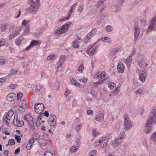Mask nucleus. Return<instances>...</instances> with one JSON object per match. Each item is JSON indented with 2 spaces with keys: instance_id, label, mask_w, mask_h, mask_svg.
<instances>
[{
  "instance_id": "f8f14e48",
  "label": "nucleus",
  "mask_w": 156,
  "mask_h": 156,
  "mask_svg": "<svg viewBox=\"0 0 156 156\" xmlns=\"http://www.w3.org/2000/svg\"><path fill=\"white\" fill-rule=\"evenodd\" d=\"M96 31L97 30L96 29L94 28L92 29L91 31L87 34L84 39V41L85 43L86 44L87 43L91 38L92 35L93 33H95Z\"/></svg>"
},
{
  "instance_id": "052dcab7",
  "label": "nucleus",
  "mask_w": 156,
  "mask_h": 156,
  "mask_svg": "<svg viewBox=\"0 0 156 156\" xmlns=\"http://www.w3.org/2000/svg\"><path fill=\"white\" fill-rule=\"evenodd\" d=\"M7 25H2L1 27V30L2 31H5L7 29Z\"/></svg>"
},
{
  "instance_id": "423d86ee",
  "label": "nucleus",
  "mask_w": 156,
  "mask_h": 156,
  "mask_svg": "<svg viewBox=\"0 0 156 156\" xmlns=\"http://www.w3.org/2000/svg\"><path fill=\"white\" fill-rule=\"evenodd\" d=\"M96 143L99 147L103 148L107 146L108 139L105 137H102L99 139L98 141H96Z\"/></svg>"
},
{
  "instance_id": "5fc2aeb1",
  "label": "nucleus",
  "mask_w": 156,
  "mask_h": 156,
  "mask_svg": "<svg viewBox=\"0 0 156 156\" xmlns=\"http://www.w3.org/2000/svg\"><path fill=\"white\" fill-rule=\"evenodd\" d=\"M30 70V67L29 65H27L25 67V69H24V72L25 73H27Z\"/></svg>"
},
{
  "instance_id": "f257e3e1",
  "label": "nucleus",
  "mask_w": 156,
  "mask_h": 156,
  "mask_svg": "<svg viewBox=\"0 0 156 156\" xmlns=\"http://www.w3.org/2000/svg\"><path fill=\"white\" fill-rule=\"evenodd\" d=\"M156 110L154 109H152L145 125V133L147 134L151 130V125L156 123Z\"/></svg>"
},
{
  "instance_id": "2f4dec72",
  "label": "nucleus",
  "mask_w": 156,
  "mask_h": 156,
  "mask_svg": "<svg viewBox=\"0 0 156 156\" xmlns=\"http://www.w3.org/2000/svg\"><path fill=\"white\" fill-rule=\"evenodd\" d=\"M33 137L32 139H33L34 140H37L40 137V136L39 134L36 133H34V134H33Z\"/></svg>"
},
{
  "instance_id": "412c9836",
  "label": "nucleus",
  "mask_w": 156,
  "mask_h": 156,
  "mask_svg": "<svg viewBox=\"0 0 156 156\" xmlns=\"http://www.w3.org/2000/svg\"><path fill=\"white\" fill-rule=\"evenodd\" d=\"M124 66L123 64L121 62H119L118 63L117 66V70L118 72L120 73H123L124 70Z\"/></svg>"
},
{
  "instance_id": "8fccbe9b",
  "label": "nucleus",
  "mask_w": 156,
  "mask_h": 156,
  "mask_svg": "<svg viewBox=\"0 0 156 156\" xmlns=\"http://www.w3.org/2000/svg\"><path fill=\"white\" fill-rule=\"evenodd\" d=\"M90 93L94 98H96L97 97V94L94 90H91Z\"/></svg>"
},
{
  "instance_id": "b1692460",
  "label": "nucleus",
  "mask_w": 156,
  "mask_h": 156,
  "mask_svg": "<svg viewBox=\"0 0 156 156\" xmlns=\"http://www.w3.org/2000/svg\"><path fill=\"white\" fill-rule=\"evenodd\" d=\"M39 44V43L38 41L37 40H33L31 42L29 46L26 48V49L27 50H28L31 48L33 47L35 45H38Z\"/></svg>"
},
{
  "instance_id": "13d9d810",
  "label": "nucleus",
  "mask_w": 156,
  "mask_h": 156,
  "mask_svg": "<svg viewBox=\"0 0 156 156\" xmlns=\"http://www.w3.org/2000/svg\"><path fill=\"white\" fill-rule=\"evenodd\" d=\"M84 70V67L83 66V64H81L79 66L78 69V71H81L82 72Z\"/></svg>"
},
{
  "instance_id": "6e6d98bb",
  "label": "nucleus",
  "mask_w": 156,
  "mask_h": 156,
  "mask_svg": "<svg viewBox=\"0 0 156 156\" xmlns=\"http://www.w3.org/2000/svg\"><path fill=\"white\" fill-rule=\"evenodd\" d=\"M13 111L12 110H10L8 112L7 115L9 117H11L13 114Z\"/></svg>"
},
{
  "instance_id": "69168bd1",
  "label": "nucleus",
  "mask_w": 156,
  "mask_h": 156,
  "mask_svg": "<svg viewBox=\"0 0 156 156\" xmlns=\"http://www.w3.org/2000/svg\"><path fill=\"white\" fill-rule=\"evenodd\" d=\"M87 113L89 115H93V112L91 110H87Z\"/></svg>"
},
{
  "instance_id": "4be33fe9",
  "label": "nucleus",
  "mask_w": 156,
  "mask_h": 156,
  "mask_svg": "<svg viewBox=\"0 0 156 156\" xmlns=\"http://www.w3.org/2000/svg\"><path fill=\"white\" fill-rule=\"evenodd\" d=\"M146 73L144 71L141 72L140 74V80L142 82H144L146 79Z\"/></svg>"
},
{
  "instance_id": "20e7f679",
  "label": "nucleus",
  "mask_w": 156,
  "mask_h": 156,
  "mask_svg": "<svg viewBox=\"0 0 156 156\" xmlns=\"http://www.w3.org/2000/svg\"><path fill=\"white\" fill-rule=\"evenodd\" d=\"M123 117L124 119L123 126L124 129L126 130H129L132 127L133 123L127 115H125Z\"/></svg>"
},
{
  "instance_id": "c756f323",
  "label": "nucleus",
  "mask_w": 156,
  "mask_h": 156,
  "mask_svg": "<svg viewBox=\"0 0 156 156\" xmlns=\"http://www.w3.org/2000/svg\"><path fill=\"white\" fill-rule=\"evenodd\" d=\"M30 26H27L25 28L24 32L23 34L24 35H26L27 34L30 30Z\"/></svg>"
},
{
  "instance_id": "58836bf2",
  "label": "nucleus",
  "mask_w": 156,
  "mask_h": 156,
  "mask_svg": "<svg viewBox=\"0 0 156 156\" xmlns=\"http://www.w3.org/2000/svg\"><path fill=\"white\" fill-rule=\"evenodd\" d=\"M126 136V134L123 131L121 132L119 135V138H118V139L120 140V138L122 139V141L123 138L124 137Z\"/></svg>"
},
{
  "instance_id": "c9c22d12",
  "label": "nucleus",
  "mask_w": 156,
  "mask_h": 156,
  "mask_svg": "<svg viewBox=\"0 0 156 156\" xmlns=\"http://www.w3.org/2000/svg\"><path fill=\"white\" fill-rule=\"evenodd\" d=\"M108 86L111 90H113L115 87L116 85L114 82H110L108 83Z\"/></svg>"
},
{
  "instance_id": "6e6552de",
  "label": "nucleus",
  "mask_w": 156,
  "mask_h": 156,
  "mask_svg": "<svg viewBox=\"0 0 156 156\" xmlns=\"http://www.w3.org/2000/svg\"><path fill=\"white\" fill-rule=\"evenodd\" d=\"M24 118L28 122L31 129L34 130L35 128L33 117L30 115H25Z\"/></svg>"
},
{
  "instance_id": "774afa93",
  "label": "nucleus",
  "mask_w": 156,
  "mask_h": 156,
  "mask_svg": "<svg viewBox=\"0 0 156 156\" xmlns=\"http://www.w3.org/2000/svg\"><path fill=\"white\" fill-rule=\"evenodd\" d=\"M6 79L5 77H2L0 78V84L1 85L3 83L5 82Z\"/></svg>"
},
{
  "instance_id": "473e14b6",
  "label": "nucleus",
  "mask_w": 156,
  "mask_h": 156,
  "mask_svg": "<svg viewBox=\"0 0 156 156\" xmlns=\"http://www.w3.org/2000/svg\"><path fill=\"white\" fill-rule=\"evenodd\" d=\"M78 148V147L77 146L76 147L75 146H73L72 147H70V151L71 153L76 152Z\"/></svg>"
},
{
  "instance_id": "4d7b16f0",
  "label": "nucleus",
  "mask_w": 156,
  "mask_h": 156,
  "mask_svg": "<svg viewBox=\"0 0 156 156\" xmlns=\"http://www.w3.org/2000/svg\"><path fill=\"white\" fill-rule=\"evenodd\" d=\"M119 93V89L116 88L113 91L112 93V94H113L114 95H116L117 94H118Z\"/></svg>"
},
{
  "instance_id": "338daca9",
  "label": "nucleus",
  "mask_w": 156,
  "mask_h": 156,
  "mask_svg": "<svg viewBox=\"0 0 156 156\" xmlns=\"http://www.w3.org/2000/svg\"><path fill=\"white\" fill-rule=\"evenodd\" d=\"M93 135L94 136H96L98 134V132L95 129H94L92 131Z\"/></svg>"
},
{
  "instance_id": "37998d69",
  "label": "nucleus",
  "mask_w": 156,
  "mask_h": 156,
  "mask_svg": "<svg viewBox=\"0 0 156 156\" xmlns=\"http://www.w3.org/2000/svg\"><path fill=\"white\" fill-rule=\"evenodd\" d=\"M5 59L0 58V65L6 64L7 62L5 61Z\"/></svg>"
},
{
  "instance_id": "6ab92c4d",
  "label": "nucleus",
  "mask_w": 156,
  "mask_h": 156,
  "mask_svg": "<svg viewBox=\"0 0 156 156\" xmlns=\"http://www.w3.org/2000/svg\"><path fill=\"white\" fill-rule=\"evenodd\" d=\"M105 71L102 72L100 74H99L97 76V78L98 79H100V81H101V83L105 80H106L108 77H106V78H103V77H105Z\"/></svg>"
},
{
  "instance_id": "dca6fc26",
  "label": "nucleus",
  "mask_w": 156,
  "mask_h": 156,
  "mask_svg": "<svg viewBox=\"0 0 156 156\" xmlns=\"http://www.w3.org/2000/svg\"><path fill=\"white\" fill-rule=\"evenodd\" d=\"M156 18H153L151 20L150 23V25L148 27L147 30V32H150L152 31L156 24Z\"/></svg>"
},
{
  "instance_id": "5701e85b",
  "label": "nucleus",
  "mask_w": 156,
  "mask_h": 156,
  "mask_svg": "<svg viewBox=\"0 0 156 156\" xmlns=\"http://www.w3.org/2000/svg\"><path fill=\"white\" fill-rule=\"evenodd\" d=\"M39 143L42 148L44 149L46 144V140L44 138H40L39 139Z\"/></svg>"
},
{
  "instance_id": "bf43d9fd",
  "label": "nucleus",
  "mask_w": 156,
  "mask_h": 156,
  "mask_svg": "<svg viewBox=\"0 0 156 156\" xmlns=\"http://www.w3.org/2000/svg\"><path fill=\"white\" fill-rule=\"evenodd\" d=\"M17 85L16 84H12L10 85L9 87L11 89H14L16 87H17Z\"/></svg>"
},
{
  "instance_id": "c85d7f7f",
  "label": "nucleus",
  "mask_w": 156,
  "mask_h": 156,
  "mask_svg": "<svg viewBox=\"0 0 156 156\" xmlns=\"http://www.w3.org/2000/svg\"><path fill=\"white\" fill-rule=\"evenodd\" d=\"M101 39L102 41L104 42H106V43H108L109 44L111 43L112 41L111 39L108 38V37H102L101 38Z\"/></svg>"
},
{
  "instance_id": "9d476101",
  "label": "nucleus",
  "mask_w": 156,
  "mask_h": 156,
  "mask_svg": "<svg viewBox=\"0 0 156 156\" xmlns=\"http://www.w3.org/2000/svg\"><path fill=\"white\" fill-rule=\"evenodd\" d=\"M140 27L138 25H135L134 28V43H136V41L138 39L139 35L140 33Z\"/></svg>"
},
{
  "instance_id": "2eb2a0df",
  "label": "nucleus",
  "mask_w": 156,
  "mask_h": 156,
  "mask_svg": "<svg viewBox=\"0 0 156 156\" xmlns=\"http://www.w3.org/2000/svg\"><path fill=\"white\" fill-rule=\"evenodd\" d=\"M98 46L94 47V44L91 46L90 48L88 49L87 53L90 55H93L94 54V52L98 48Z\"/></svg>"
},
{
  "instance_id": "a211bd4d",
  "label": "nucleus",
  "mask_w": 156,
  "mask_h": 156,
  "mask_svg": "<svg viewBox=\"0 0 156 156\" xmlns=\"http://www.w3.org/2000/svg\"><path fill=\"white\" fill-rule=\"evenodd\" d=\"M134 54V52L133 51L132 53L130 54V55L129 56L125 61V63L127 65L128 67L129 68L130 67L132 63V56Z\"/></svg>"
},
{
  "instance_id": "f03ea898",
  "label": "nucleus",
  "mask_w": 156,
  "mask_h": 156,
  "mask_svg": "<svg viewBox=\"0 0 156 156\" xmlns=\"http://www.w3.org/2000/svg\"><path fill=\"white\" fill-rule=\"evenodd\" d=\"M39 0H37L36 2H34V0H28V3L29 4L30 6L29 8L26 9V10L30 13H36L40 5Z\"/></svg>"
},
{
  "instance_id": "ddd939ff",
  "label": "nucleus",
  "mask_w": 156,
  "mask_h": 156,
  "mask_svg": "<svg viewBox=\"0 0 156 156\" xmlns=\"http://www.w3.org/2000/svg\"><path fill=\"white\" fill-rule=\"evenodd\" d=\"M138 64L141 68H144L148 65L147 64V60L145 58H143L140 59L138 62Z\"/></svg>"
},
{
  "instance_id": "e433bc0d",
  "label": "nucleus",
  "mask_w": 156,
  "mask_h": 156,
  "mask_svg": "<svg viewBox=\"0 0 156 156\" xmlns=\"http://www.w3.org/2000/svg\"><path fill=\"white\" fill-rule=\"evenodd\" d=\"M17 70L14 69H12L10 70V73L8 74V76H11L13 75L14 74H15L16 73H17Z\"/></svg>"
},
{
  "instance_id": "a19ab883",
  "label": "nucleus",
  "mask_w": 156,
  "mask_h": 156,
  "mask_svg": "<svg viewBox=\"0 0 156 156\" xmlns=\"http://www.w3.org/2000/svg\"><path fill=\"white\" fill-rule=\"evenodd\" d=\"M6 41L5 39H2L0 41V47L5 45Z\"/></svg>"
},
{
  "instance_id": "864d4df0",
  "label": "nucleus",
  "mask_w": 156,
  "mask_h": 156,
  "mask_svg": "<svg viewBox=\"0 0 156 156\" xmlns=\"http://www.w3.org/2000/svg\"><path fill=\"white\" fill-rule=\"evenodd\" d=\"M105 0H99L98 3L97 5V7H99L101 6Z\"/></svg>"
},
{
  "instance_id": "603ef678",
  "label": "nucleus",
  "mask_w": 156,
  "mask_h": 156,
  "mask_svg": "<svg viewBox=\"0 0 156 156\" xmlns=\"http://www.w3.org/2000/svg\"><path fill=\"white\" fill-rule=\"evenodd\" d=\"M156 139V132H155L152 134L151 137V139L153 141L155 140Z\"/></svg>"
},
{
  "instance_id": "f704fd0d",
  "label": "nucleus",
  "mask_w": 156,
  "mask_h": 156,
  "mask_svg": "<svg viewBox=\"0 0 156 156\" xmlns=\"http://www.w3.org/2000/svg\"><path fill=\"white\" fill-rule=\"evenodd\" d=\"M144 91V90L143 88H140L136 90V93L137 94H143Z\"/></svg>"
},
{
  "instance_id": "4468645a",
  "label": "nucleus",
  "mask_w": 156,
  "mask_h": 156,
  "mask_svg": "<svg viewBox=\"0 0 156 156\" xmlns=\"http://www.w3.org/2000/svg\"><path fill=\"white\" fill-rule=\"evenodd\" d=\"M18 116L16 114L14 115V119L13 120V123L16 126H21L24 124V122L23 121H19L18 120Z\"/></svg>"
},
{
  "instance_id": "bb28decb",
  "label": "nucleus",
  "mask_w": 156,
  "mask_h": 156,
  "mask_svg": "<svg viewBox=\"0 0 156 156\" xmlns=\"http://www.w3.org/2000/svg\"><path fill=\"white\" fill-rule=\"evenodd\" d=\"M117 4L115 5V7L117 8V11L119 10V9L121 8L122 6V4L124 2V0H117Z\"/></svg>"
},
{
  "instance_id": "7ed1b4c3",
  "label": "nucleus",
  "mask_w": 156,
  "mask_h": 156,
  "mask_svg": "<svg viewBox=\"0 0 156 156\" xmlns=\"http://www.w3.org/2000/svg\"><path fill=\"white\" fill-rule=\"evenodd\" d=\"M71 24L72 23L71 22H67L64 25L58 28L54 32L55 34L57 35H58L66 32L68 31L69 28L70 27Z\"/></svg>"
},
{
  "instance_id": "7c9ffc66",
  "label": "nucleus",
  "mask_w": 156,
  "mask_h": 156,
  "mask_svg": "<svg viewBox=\"0 0 156 156\" xmlns=\"http://www.w3.org/2000/svg\"><path fill=\"white\" fill-rule=\"evenodd\" d=\"M72 12L69 11L68 16L66 17L64 19H62L59 20V21L61 22H63V21H65V20H67L69 19L71 15L72 14Z\"/></svg>"
},
{
  "instance_id": "1a4fd4ad",
  "label": "nucleus",
  "mask_w": 156,
  "mask_h": 156,
  "mask_svg": "<svg viewBox=\"0 0 156 156\" xmlns=\"http://www.w3.org/2000/svg\"><path fill=\"white\" fill-rule=\"evenodd\" d=\"M44 109V106L43 104L41 103H38L35 104L34 106L35 112L37 114L41 113Z\"/></svg>"
},
{
  "instance_id": "9b49d317",
  "label": "nucleus",
  "mask_w": 156,
  "mask_h": 156,
  "mask_svg": "<svg viewBox=\"0 0 156 156\" xmlns=\"http://www.w3.org/2000/svg\"><path fill=\"white\" fill-rule=\"evenodd\" d=\"M66 58L65 55H62L60 57L59 60L56 64L55 66L57 67V68L56 69V71L59 70V69L61 67L62 64H63L64 62L66 60Z\"/></svg>"
},
{
  "instance_id": "ea45409f",
  "label": "nucleus",
  "mask_w": 156,
  "mask_h": 156,
  "mask_svg": "<svg viewBox=\"0 0 156 156\" xmlns=\"http://www.w3.org/2000/svg\"><path fill=\"white\" fill-rule=\"evenodd\" d=\"M30 22V21L28 20L26 21L25 20H23L22 23V26H27L28 24Z\"/></svg>"
},
{
  "instance_id": "3c124183",
  "label": "nucleus",
  "mask_w": 156,
  "mask_h": 156,
  "mask_svg": "<svg viewBox=\"0 0 156 156\" xmlns=\"http://www.w3.org/2000/svg\"><path fill=\"white\" fill-rule=\"evenodd\" d=\"M15 138L17 142L18 143H20V142L21 141V138L20 136L15 135Z\"/></svg>"
},
{
  "instance_id": "0eeeda50",
  "label": "nucleus",
  "mask_w": 156,
  "mask_h": 156,
  "mask_svg": "<svg viewBox=\"0 0 156 156\" xmlns=\"http://www.w3.org/2000/svg\"><path fill=\"white\" fill-rule=\"evenodd\" d=\"M57 118L54 114H50L49 116L48 122L51 129H55L56 125Z\"/></svg>"
},
{
  "instance_id": "f3484780",
  "label": "nucleus",
  "mask_w": 156,
  "mask_h": 156,
  "mask_svg": "<svg viewBox=\"0 0 156 156\" xmlns=\"http://www.w3.org/2000/svg\"><path fill=\"white\" fill-rule=\"evenodd\" d=\"M122 142L121 138L120 140L118 139V138H117L112 141L111 145L112 146L115 148L117 147Z\"/></svg>"
},
{
  "instance_id": "79ce46f5",
  "label": "nucleus",
  "mask_w": 156,
  "mask_h": 156,
  "mask_svg": "<svg viewBox=\"0 0 156 156\" xmlns=\"http://www.w3.org/2000/svg\"><path fill=\"white\" fill-rule=\"evenodd\" d=\"M26 108V107L20 105L17 110L20 112H23L25 111Z\"/></svg>"
},
{
  "instance_id": "4c0bfd02",
  "label": "nucleus",
  "mask_w": 156,
  "mask_h": 156,
  "mask_svg": "<svg viewBox=\"0 0 156 156\" xmlns=\"http://www.w3.org/2000/svg\"><path fill=\"white\" fill-rule=\"evenodd\" d=\"M119 49V48L117 47L113 48L111 54L113 55H114L115 53H116L118 52Z\"/></svg>"
},
{
  "instance_id": "de8ad7c7",
  "label": "nucleus",
  "mask_w": 156,
  "mask_h": 156,
  "mask_svg": "<svg viewBox=\"0 0 156 156\" xmlns=\"http://www.w3.org/2000/svg\"><path fill=\"white\" fill-rule=\"evenodd\" d=\"M23 96V94L21 93H18L17 95V100H20L22 97Z\"/></svg>"
},
{
  "instance_id": "39448f33",
  "label": "nucleus",
  "mask_w": 156,
  "mask_h": 156,
  "mask_svg": "<svg viewBox=\"0 0 156 156\" xmlns=\"http://www.w3.org/2000/svg\"><path fill=\"white\" fill-rule=\"evenodd\" d=\"M10 32H12V33L10 35L9 37V39L11 40L19 35L20 32V29H17L14 26H11L9 29Z\"/></svg>"
},
{
  "instance_id": "a18cd8bd",
  "label": "nucleus",
  "mask_w": 156,
  "mask_h": 156,
  "mask_svg": "<svg viewBox=\"0 0 156 156\" xmlns=\"http://www.w3.org/2000/svg\"><path fill=\"white\" fill-rule=\"evenodd\" d=\"M44 156H53V154L51 152L47 151L44 152Z\"/></svg>"
},
{
  "instance_id": "72a5a7b5",
  "label": "nucleus",
  "mask_w": 156,
  "mask_h": 156,
  "mask_svg": "<svg viewBox=\"0 0 156 156\" xmlns=\"http://www.w3.org/2000/svg\"><path fill=\"white\" fill-rule=\"evenodd\" d=\"M97 154V151L96 150H92L90 152L89 156H95Z\"/></svg>"
},
{
  "instance_id": "680f3d73",
  "label": "nucleus",
  "mask_w": 156,
  "mask_h": 156,
  "mask_svg": "<svg viewBox=\"0 0 156 156\" xmlns=\"http://www.w3.org/2000/svg\"><path fill=\"white\" fill-rule=\"evenodd\" d=\"M41 89V86L40 85L38 84L36 86L35 90L36 91H38Z\"/></svg>"
},
{
  "instance_id": "a878e982",
  "label": "nucleus",
  "mask_w": 156,
  "mask_h": 156,
  "mask_svg": "<svg viewBox=\"0 0 156 156\" xmlns=\"http://www.w3.org/2000/svg\"><path fill=\"white\" fill-rule=\"evenodd\" d=\"M78 39H80V38L79 37H77L76 40H74V41L72 43V46H73V48H78L79 47V42L78 40Z\"/></svg>"
},
{
  "instance_id": "0e129e2a",
  "label": "nucleus",
  "mask_w": 156,
  "mask_h": 156,
  "mask_svg": "<svg viewBox=\"0 0 156 156\" xmlns=\"http://www.w3.org/2000/svg\"><path fill=\"white\" fill-rule=\"evenodd\" d=\"M105 30L108 32H110L112 30L111 27L109 25L107 26L106 27Z\"/></svg>"
},
{
  "instance_id": "49530a36",
  "label": "nucleus",
  "mask_w": 156,
  "mask_h": 156,
  "mask_svg": "<svg viewBox=\"0 0 156 156\" xmlns=\"http://www.w3.org/2000/svg\"><path fill=\"white\" fill-rule=\"evenodd\" d=\"M9 144L12 146L15 144V141L13 139H9L8 141Z\"/></svg>"
},
{
  "instance_id": "e2e57ef3",
  "label": "nucleus",
  "mask_w": 156,
  "mask_h": 156,
  "mask_svg": "<svg viewBox=\"0 0 156 156\" xmlns=\"http://www.w3.org/2000/svg\"><path fill=\"white\" fill-rule=\"evenodd\" d=\"M55 55H50L47 57V59L48 60H51L53 59V58L55 57Z\"/></svg>"
},
{
  "instance_id": "c03bdc74",
  "label": "nucleus",
  "mask_w": 156,
  "mask_h": 156,
  "mask_svg": "<svg viewBox=\"0 0 156 156\" xmlns=\"http://www.w3.org/2000/svg\"><path fill=\"white\" fill-rule=\"evenodd\" d=\"M102 83H101V81H100V80H98V81L95 82L93 83V84L92 85V86L93 87L95 88L96 87H97L98 85L99 84H101Z\"/></svg>"
},
{
  "instance_id": "cd10ccee",
  "label": "nucleus",
  "mask_w": 156,
  "mask_h": 156,
  "mask_svg": "<svg viewBox=\"0 0 156 156\" xmlns=\"http://www.w3.org/2000/svg\"><path fill=\"white\" fill-rule=\"evenodd\" d=\"M34 142V141L33 139H31L30 140L26 146V148L27 149L29 150L31 148L32 146V144Z\"/></svg>"
},
{
  "instance_id": "393cba45",
  "label": "nucleus",
  "mask_w": 156,
  "mask_h": 156,
  "mask_svg": "<svg viewBox=\"0 0 156 156\" xmlns=\"http://www.w3.org/2000/svg\"><path fill=\"white\" fill-rule=\"evenodd\" d=\"M15 97V94L13 93H11L9 94L7 97L6 99L8 101L11 102L14 100Z\"/></svg>"
},
{
  "instance_id": "aec40b11",
  "label": "nucleus",
  "mask_w": 156,
  "mask_h": 156,
  "mask_svg": "<svg viewBox=\"0 0 156 156\" xmlns=\"http://www.w3.org/2000/svg\"><path fill=\"white\" fill-rule=\"evenodd\" d=\"M104 112H101L96 116L95 120L97 121H100L104 120Z\"/></svg>"
},
{
  "instance_id": "09e8293b",
  "label": "nucleus",
  "mask_w": 156,
  "mask_h": 156,
  "mask_svg": "<svg viewBox=\"0 0 156 156\" xmlns=\"http://www.w3.org/2000/svg\"><path fill=\"white\" fill-rule=\"evenodd\" d=\"M82 126V123H80V124H78L76 126L75 129L77 132H78Z\"/></svg>"
}]
</instances>
